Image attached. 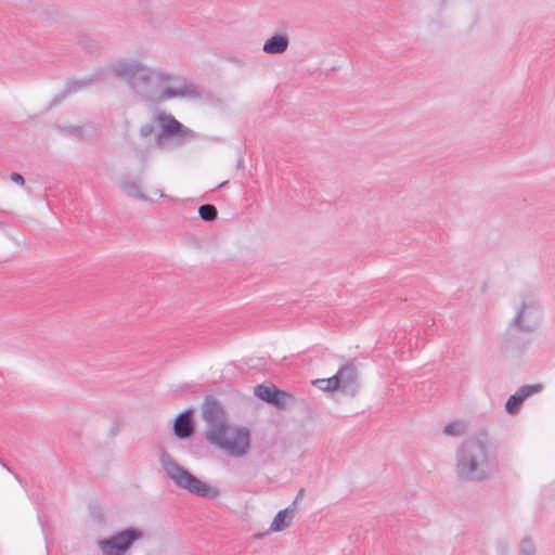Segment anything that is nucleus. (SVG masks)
<instances>
[{
  "label": "nucleus",
  "mask_w": 555,
  "mask_h": 555,
  "mask_svg": "<svg viewBox=\"0 0 555 555\" xmlns=\"http://www.w3.org/2000/svg\"><path fill=\"white\" fill-rule=\"evenodd\" d=\"M103 76L125 80L144 100L197 99L202 91L183 77L162 68L150 67L135 59L119 60L103 70Z\"/></svg>",
  "instance_id": "1"
},
{
  "label": "nucleus",
  "mask_w": 555,
  "mask_h": 555,
  "mask_svg": "<svg viewBox=\"0 0 555 555\" xmlns=\"http://www.w3.org/2000/svg\"><path fill=\"white\" fill-rule=\"evenodd\" d=\"M494 472V447L487 431H477L459 444L454 455V473L459 480L481 482Z\"/></svg>",
  "instance_id": "2"
},
{
  "label": "nucleus",
  "mask_w": 555,
  "mask_h": 555,
  "mask_svg": "<svg viewBox=\"0 0 555 555\" xmlns=\"http://www.w3.org/2000/svg\"><path fill=\"white\" fill-rule=\"evenodd\" d=\"M542 319L543 308L539 295L525 291L514 299L508 328L519 334H532L540 327Z\"/></svg>",
  "instance_id": "3"
},
{
  "label": "nucleus",
  "mask_w": 555,
  "mask_h": 555,
  "mask_svg": "<svg viewBox=\"0 0 555 555\" xmlns=\"http://www.w3.org/2000/svg\"><path fill=\"white\" fill-rule=\"evenodd\" d=\"M205 438L210 444L234 459L247 455L251 446L250 430L241 425L227 424L222 428L206 430Z\"/></svg>",
  "instance_id": "4"
},
{
  "label": "nucleus",
  "mask_w": 555,
  "mask_h": 555,
  "mask_svg": "<svg viewBox=\"0 0 555 555\" xmlns=\"http://www.w3.org/2000/svg\"><path fill=\"white\" fill-rule=\"evenodd\" d=\"M159 462L167 477L178 488L205 499H216L220 494V490L217 487L192 475L188 469L178 464L170 454L163 453Z\"/></svg>",
  "instance_id": "5"
},
{
  "label": "nucleus",
  "mask_w": 555,
  "mask_h": 555,
  "mask_svg": "<svg viewBox=\"0 0 555 555\" xmlns=\"http://www.w3.org/2000/svg\"><path fill=\"white\" fill-rule=\"evenodd\" d=\"M156 121L160 130L155 135L154 140L150 142L149 150L158 147L165 149L169 145L170 141L180 143L192 137V132L171 115L158 113Z\"/></svg>",
  "instance_id": "6"
},
{
  "label": "nucleus",
  "mask_w": 555,
  "mask_h": 555,
  "mask_svg": "<svg viewBox=\"0 0 555 555\" xmlns=\"http://www.w3.org/2000/svg\"><path fill=\"white\" fill-rule=\"evenodd\" d=\"M143 538L139 528H128L116 534L98 541V546L104 555H125L131 545Z\"/></svg>",
  "instance_id": "7"
},
{
  "label": "nucleus",
  "mask_w": 555,
  "mask_h": 555,
  "mask_svg": "<svg viewBox=\"0 0 555 555\" xmlns=\"http://www.w3.org/2000/svg\"><path fill=\"white\" fill-rule=\"evenodd\" d=\"M337 380V389L345 395L356 396L360 389L359 372L354 364L343 365L334 375Z\"/></svg>",
  "instance_id": "8"
},
{
  "label": "nucleus",
  "mask_w": 555,
  "mask_h": 555,
  "mask_svg": "<svg viewBox=\"0 0 555 555\" xmlns=\"http://www.w3.org/2000/svg\"><path fill=\"white\" fill-rule=\"evenodd\" d=\"M203 418L207 423L206 430H215L229 424L222 406L210 398H207L204 402Z\"/></svg>",
  "instance_id": "9"
},
{
  "label": "nucleus",
  "mask_w": 555,
  "mask_h": 555,
  "mask_svg": "<svg viewBox=\"0 0 555 555\" xmlns=\"http://www.w3.org/2000/svg\"><path fill=\"white\" fill-rule=\"evenodd\" d=\"M542 390V385H526L517 389V391L511 395L505 403V411L509 415H516L521 409L524 401Z\"/></svg>",
  "instance_id": "10"
},
{
  "label": "nucleus",
  "mask_w": 555,
  "mask_h": 555,
  "mask_svg": "<svg viewBox=\"0 0 555 555\" xmlns=\"http://www.w3.org/2000/svg\"><path fill=\"white\" fill-rule=\"evenodd\" d=\"M288 47L289 37L285 34H275L264 41L262 51L269 55L283 54Z\"/></svg>",
  "instance_id": "11"
},
{
  "label": "nucleus",
  "mask_w": 555,
  "mask_h": 555,
  "mask_svg": "<svg viewBox=\"0 0 555 555\" xmlns=\"http://www.w3.org/2000/svg\"><path fill=\"white\" fill-rule=\"evenodd\" d=\"M295 512L296 508L294 505L278 512L269 527V532H280L287 529L292 525V521L295 517Z\"/></svg>",
  "instance_id": "12"
},
{
  "label": "nucleus",
  "mask_w": 555,
  "mask_h": 555,
  "mask_svg": "<svg viewBox=\"0 0 555 555\" xmlns=\"http://www.w3.org/2000/svg\"><path fill=\"white\" fill-rule=\"evenodd\" d=\"M193 429L194 427L191 413L189 411H184L179 414L173 424L175 435L180 439H185L192 435Z\"/></svg>",
  "instance_id": "13"
},
{
  "label": "nucleus",
  "mask_w": 555,
  "mask_h": 555,
  "mask_svg": "<svg viewBox=\"0 0 555 555\" xmlns=\"http://www.w3.org/2000/svg\"><path fill=\"white\" fill-rule=\"evenodd\" d=\"M442 433L448 437H463L467 433V424L461 420L451 421L443 426Z\"/></svg>",
  "instance_id": "14"
},
{
  "label": "nucleus",
  "mask_w": 555,
  "mask_h": 555,
  "mask_svg": "<svg viewBox=\"0 0 555 555\" xmlns=\"http://www.w3.org/2000/svg\"><path fill=\"white\" fill-rule=\"evenodd\" d=\"M120 186L128 195L140 201H149V198L142 192L139 182L130 179H125L121 181Z\"/></svg>",
  "instance_id": "15"
},
{
  "label": "nucleus",
  "mask_w": 555,
  "mask_h": 555,
  "mask_svg": "<svg viewBox=\"0 0 555 555\" xmlns=\"http://www.w3.org/2000/svg\"><path fill=\"white\" fill-rule=\"evenodd\" d=\"M276 389L274 385H257L254 393L262 401L271 403L273 396L276 395Z\"/></svg>",
  "instance_id": "16"
},
{
  "label": "nucleus",
  "mask_w": 555,
  "mask_h": 555,
  "mask_svg": "<svg viewBox=\"0 0 555 555\" xmlns=\"http://www.w3.org/2000/svg\"><path fill=\"white\" fill-rule=\"evenodd\" d=\"M312 384L318 387L322 391L332 392L337 389V380L335 379V376H332L330 378H318L312 382Z\"/></svg>",
  "instance_id": "17"
},
{
  "label": "nucleus",
  "mask_w": 555,
  "mask_h": 555,
  "mask_svg": "<svg viewBox=\"0 0 555 555\" xmlns=\"http://www.w3.org/2000/svg\"><path fill=\"white\" fill-rule=\"evenodd\" d=\"M294 398L291 393L276 389V395L273 396L272 404L278 408H285L293 402Z\"/></svg>",
  "instance_id": "18"
},
{
  "label": "nucleus",
  "mask_w": 555,
  "mask_h": 555,
  "mask_svg": "<svg viewBox=\"0 0 555 555\" xmlns=\"http://www.w3.org/2000/svg\"><path fill=\"white\" fill-rule=\"evenodd\" d=\"M217 208L211 204L199 206L198 215L205 221H214L217 218Z\"/></svg>",
  "instance_id": "19"
},
{
  "label": "nucleus",
  "mask_w": 555,
  "mask_h": 555,
  "mask_svg": "<svg viewBox=\"0 0 555 555\" xmlns=\"http://www.w3.org/2000/svg\"><path fill=\"white\" fill-rule=\"evenodd\" d=\"M518 555H535V544L532 539L524 538L520 541Z\"/></svg>",
  "instance_id": "20"
},
{
  "label": "nucleus",
  "mask_w": 555,
  "mask_h": 555,
  "mask_svg": "<svg viewBox=\"0 0 555 555\" xmlns=\"http://www.w3.org/2000/svg\"><path fill=\"white\" fill-rule=\"evenodd\" d=\"M140 137L142 139H147L150 137L155 138L157 133H155V126L153 124H145L140 128Z\"/></svg>",
  "instance_id": "21"
},
{
  "label": "nucleus",
  "mask_w": 555,
  "mask_h": 555,
  "mask_svg": "<svg viewBox=\"0 0 555 555\" xmlns=\"http://www.w3.org/2000/svg\"><path fill=\"white\" fill-rule=\"evenodd\" d=\"M10 179H11L14 183H16V184H18V185H24V183H25V180H24L23 176H22V175H20V173H17V172H13V173H11Z\"/></svg>",
  "instance_id": "22"
},
{
  "label": "nucleus",
  "mask_w": 555,
  "mask_h": 555,
  "mask_svg": "<svg viewBox=\"0 0 555 555\" xmlns=\"http://www.w3.org/2000/svg\"><path fill=\"white\" fill-rule=\"evenodd\" d=\"M135 154H137V157L140 158L141 160L145 162L149 157L147 155V150L146 151H143L141 149H138L135 151Z\"/></svg>",
  "instance_id": "23"
}]
</instances>
